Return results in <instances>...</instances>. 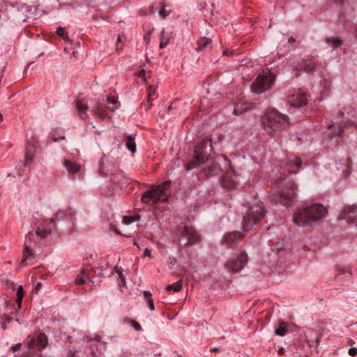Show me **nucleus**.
<instances>
[{
  "label": "nucleus",
  "mask_w": 357,
  "mask_h": 357,
  "mask_svg": "<svg viewBox=\"0 0 357 357\" xmlns=\"http://www.w3.org/2000/svg\"><path fill=\"white\" fill-rule=\"evenodd\" d=\"M211 149V142L207 139L202 140L195 147L194 156L189 163L185 166V171L201 168L207 178L218 175L222 172V165L225 168L229 167V161L222 156L215 160L209 157Z\"/></svg>",
  "instance_id": "obj_1"
},
{
  "label": "nucleus",
  "mask_w": 357,
  "mask_h": 357,
  "mask_svg": "<svg viewBox=\"0 0 357 357\" xmlns=\"http://www.w3.org/2000/svg\"><path fill=\"white\" fill-rule=\"evenodd\" d=\"M327 210L322 204H312L298 207L294 213L293 221L300 227L310 225L312 222L322 220L327 214Z\"/></svg>",
  "instance_id": "obj_2"
},
{
  "label": "nucleus",
  "mask_w": 357,
  "mask_h": 357,
  "mask_svg": "<svg viewBox=\"0 0 357 357\" xmlns=\"http://www.w3.org/2000/svg\"><path fill=\"white\" fill-rule=\"evenodd\" d=\"M261 123L264 130L272 135L285 128L289 125V118L275 109H271L261 117Z\"/></svg>",
  "instance_id": "obj_3"
},
{
  "label": "nucleus",
  "mask_w": 357,
  "mask_h": 357,
  "mask_svg": "<svg viewBox=\"0 0 357 357\" xmlns=\"http://www.w3.org/2000/svg\"><path fill=\"white\" fill-rule=\"evenodd\" d=\"M266 210L263 202H257L250 206L243 216L242 227L244 231H249L255 225L265 216Z\"/></svg>",
  "instance_id": "obj_4"
},
{
  "label": "nucleus",
  "mask_w": 357,
  "mask_h": 357,
  "mask_svg": "<svg viewBox=\"0 0 357 357\" xmlns=\"http://www.w3.org/2000/svg\"><path fill=\"white\" fill-rule=\"evenodd\" d=\"M170 181H166L158 185H152L151 188L143 194L142 202L148 204H154L157 202H167L169 199L167 189Z\"/></svg>",
  "instance_id": "obj_5"
},
{
  "label": "nucleus",
  "mask_w": 357,
  "mask_h": 357,
  "mask_svg": "<svg viewBox=\"0 0 357 357\" xmlns=\"http://www.w3.org/2000/svg\"><path fill=\"white\" fill-rule=\"evenodd\" d=\"M296 185L289 181L285 185L280 193H274L271 196V201L276 204H280L285 206H289L296 198Z\"/></svg>",
  "instance_id": "obj_6"
},
{
  "label": "nucleus",
  "mask_w": 357,
  "mask_h": 357,
  "mask_svg": "<svg viewBox=\"0 0 357 357\" xmlns=\"http://www.w3.org/2000/svg\"><path fill=\"white\" fill-rule=\"evenodd\" d=\"M275 78V75L271 73L259 75L251 86L252 91L257 94L264 92L272 86Z\"/></svg>",
  "instance_id": "obj_7"
},
{
  "label": "nucleus",
  "mask_w": 357,
  "mask_h": 357,
  "mask_svg": "<svg viewBox=\"0 0 357 357\" xmlns=\"http://www.w3.org/2000/svg\"><path fill=\"white\" fill-rule=\"evenodd\" d=\"M25 344L30 354L41 351L47 344V335L43 333L29 335Z\"/></svg>",
  "instance_id": "obj_8"
},
{
  "label": "nucleus",
  "mask_w": 357,
  "mask_h": 357,
  "mask_svg": "<svg viewBox=\"0 0 357 357\" xmlns=\"http://www.w3.org/2000/svg\"><path fill=\"white\" fill-rule=\"evenodd\" d=\"M178 230L181 236L180 242L182 241V238L186 240L184 242L185 245H192L200 241V236L193 227L185 225H181L178 226Z\"/></svg>",
  "instance_id": "obj_9"
},
{
  "label": "nucleus",
  "mask_w": 357,
  "mask_h": 357,
  "mask_svg": "<svg viewBox=\"0 0 357 357\" xmlns=\"http://www.w3.org/2000/svg\"><path fill=\"white\" fill-rule=\"evenodd\" d=\"M248 262V256L243 252L236 257L231 259L226 264L225 267L229 272L238 273L245 266Z\"/></svg>",
  "instance_id": "obj_10"
},
{
  "label": "nucleus",
  "mask_w": 357,
  "mask_h": 357,
  "mask_svg": "<svg viewBox=\"0 0 357 357\" xmlns=\"http://www.w3.org/2000/svg\"><path fill=\"white\" fill-rule=\"evenodd\" d=\"M344 220L347 222H357V206L356 205L344 206L337 217V220Z\"/></svg>",
  "instance_id": "obj_11"
},
{
  "label": "nucleus",
  "mask_w": 357,
  "mask_h": 357,
  "mask_svg": "<svg viewBox=\"0 0 357 357\" xmlns=\"http://www.w3.org/2000/svg\"><path fill=\"white\" fill-rule=\"evenodd\" d=\"M63 220H68L70 222L71 227L74 228L76 220V218L75 217V212L70 208L68 210L59 211L55 215V218L51 219L50 222L54 225L56 222H60Z\"/></svg>",
  "instance_id": "obj_12"
},
{
  "label": "nucleus",
  "mask_w": 357,
  "mask_h": 357,
  "mask_svg": "<svg viewBox=\"0 0 357 357\" xmlns=\"http://www.w3.org/2000/svg\"><path fill=\"white\" fill-rule=\"evenodd\" d=\"M287 101L291 106L301 107L307 104V100L304 93L298 92L296 94L289 95Z\"/></svg>",
  "instance_id": "obj_13"
},
{
  "label": "nucleus",
  "mask_w": 357,
  "mask_h": 357,
  "mask_svg": "<svg viewBox=\"0 0 357 357\" xmlns=\"http://www.w3.org/2000/svg\"><path fill=\"white\" fill-rule=\"evenodd\" d=\"M244 235L239 231H234L226 234L224 237V242L229 245H236L238 241H241Z\"/></svg>",
  "instance_id": "obj_14"
},
{
  "label": "nucleus",
  "mask_w": 357,
  "mask_h": 357,
  "mask_svg": "<svg viewBox=\"0 0 357 357\" xmlns=\"http://www.w3.org/2000/svg\"><path fill=\"white\" fill-rule=\"evenodd\" d=\"M301 166V160L299 158L294 157L289 159V163L286 165L285 169L291 174L296 173Z\"/></svg>",
  "instance_id": "obj_15"
},
{
  "label": "nucleus",
  "mask_w": 357,
  "mask_h": 357,
  "mask_svg": "<svg viewBox=\"0 0 357 357\" xmlns=\"http://www.w3.org/2000/svg\"><path fill=\"white\" fill-rule=\"evenodd\" d=\"M90 270L87 268H83L80 272L79 276L75 280V284L76 285L84 284L86 282V280L89 278Z\"/></svg>",
  "instance_id": "obj_16"
},
{
  "label": "nucleus",
  "mask_w": 357,
  "mask_h": 357,
  "mask_svg": "<svg viewBox=\"0 0 357 357\" xmlns=\"http://www.w3.org/2000/svg\"><path fill=\"white\" fill-rule=\"evenodd\" d=\"M63 166L66 167V170L70 174H76L78 173L81 169L80 165L71 162L70 160H66L63 162Z\"/></svg>",
  "instance_id": "obj_17"
},
{
  "label": "nucleus",
  "mask_w": 357,
  "mask_h": 357,
  "mask_svg": "<svg viewBox=\"0 0 357 357\" xmlns=\"http://www.w3.org/2000/svg\"><path fill=\"white\" fill-rule=\"evenodd\" d=\"M211 44V40L208 38H202L197 41V47L196 50L197 52L202 51L208 47H210Z\"/></svg>",
  "instance_id": "obj_18"
},
{
  "label": "nucleus",
  "mask_w": 357,
  "mask_h": 357,
  "mask_svg": "<svg viewBox=\"0 0 357 357\" xmlns=\"http://www.w3.org/2000/svg\"><path fill=\"white\" fill-rule=\"evenodd\" d=\"M288 324L281 321L279 323L278 328L275 330V333L278 336H284L287 332Z\"/></svg>",
  "instance_id": "obj_19"
},
{
  "label": "nucleus",
  "mask_w": 357,
  "mask_h": 357,
  "mask_svg": "<svg viewBox=\"0 0 357 357\" xmlns=\"http://www.w3.org/2000/svg\"><path fill=\"white\" fill-rule=\"evenodd\" d=\"M170 36V33L165 32L164 30L162 31L160 42V49H163L167 46L169 42Z\"/></svg>",
  "instance_id": "obj_20"
},
{
  "label": "nucleus",
  "mask_w": 357,
  "mask_h": 357,
  "mask_svg": "<svg viewBox=\"0 0 357 357\" xmlns=\"http://www.w3.org/2000/svg\"><path fill=\"white\" fill-rule=\"evenodd\" d=\"M77 108L79 113L82 115L87 116L86 111L89 109L87 104L84 103V100H78L76 101Z\"/></svg>",
  "instance_id": "obj_21"
},
{
  "label": "nucleus",
  "mask_w": 357,
  "mask_h": 357,
  "mask_svg": "<svg viewBox=\"0 0 357 357\" xmlns=\"http://www.w3.org/2000/svg\"><path fill=\"white\" fill-rule=\"evenodd\" d=\"M27 238H28V236L26 237V240H25V243H24L25 248H24V250L23 252V258L21 261L22 264L24 263L25 261L27 259V258L33 255V252H32L31 250L30 249L31 244H28ZM29 238H30V237H29Z\"/></svg>",
  "instance_id": "obj_22"
},
{
  "label": "nucleus",
  "mask_w": 357,
  "mask_h": 357,
  "mask_svg": "<svg viewBox=\"0 0 357 357\" xmlns=\"http://www.w3.org/2000/svg\"><path fill=\"white\" fill-rule=\"evenodd\" d=\"M143 296H144V298L148 303V305H149V307L150 310H154L155 307H154L153 300L152 298L151 293L150 291H143Z\"/></svg>",
  "instance_id": "obj_23"
},
{
  "label": "nucleus",
  "mask_w": 357,
  "mask_h": 357,
  "mask_svg": "<svg viewBox=\"0 0 357 357\" xmlns=\"http://www.w3.org/2000/svg\"><path fill=\"white\" fill-rule=\"evenodd\" d=\"M182 289V283L180 281L169 284L166 287L167 291H173L174 292H178Z\"/></svg>",
  "instance_id": "obj_24"
},
{
  "label": "nucleus",
  "mask_w": 357,
  "mask_h": 357,
  "mask_svg": "<svg viewBox=\"0 0 357 357\" xmlns=\"http://www.w3.org/2000/svg\"><path fill=\"white\" fill-rule=\"evenodd\" d=\"M326 43L331 44L333 48L340 46L342 44V40L337 38H327L326 39Z\"/></svg>",
  "instance_id": "obj_25"
},
{
  "label": "nucleus",
  "mask_w": 357,
  "mask_h": 357,
  "mask_svg": "<svg viewBox=\"0 0 357 357\" xmlns=\"http://www.w3.org/2000/svg\"><path fill=\"white\" fill-rule=\"evenodd\" d=\"M140 216L139 215L124 216L123 218V222L125 225H130L132 222H137L139 220Z\"/></svg>",
  "instance_id": "obj_26"
},
{
  "label": "nucleus",
  "mask_w": 357,
  "mask_h": 357,
  "mask_svg": "<svg viewBox=\"0 0 357 357\" xmlns=\"http://www.w3.org/2000/svg\"><path fill=\"white\" fill-rule=\"evenodd\" d=\"M167 6L165 4L161 5L160 9L159 10V15L162 18H165L171 13V10L170 9H167Z\"/></svg>",
  "instance_id": "obj_27"
},
{
  "label": "nucleus",
  "mask_w": 357,
  "mask_h": 357,
  "mask_svg": "<svg viewBox=\"0 0 357 357\" xmlns=\"http://www.w3.org/2000/svg\"><path fill=\"white\" fill-rule=\"evenodd\" d=\"M126 146L129 151L132 153H135L136 151V146L134 142V139L131 137H128V140L126 142Z\"/></svg>",
  "instance_id": "obj_28"
},
{
  "label": "nucleus",
  "mask_w": 357,
  "mask_h": 357,
  "mask_svg": "<svg viewBox=\"0 0 357 357\" xmlns=\"http://www.w3.org/2000/svg\"><path fill=\"white\" fill-rule=\"evenodd\" d=\"M56 34L61 37L63 40L66 41H68L70 40L68 33L65 31L64 28L59 26L58 27L56 30Z\"/></svg>",
  "instance_id": "obj_29"
},
{
  "label": "nucleus",
  "mask_w": 357,
  "mask_h": 357,
  "mask_svg": "<svg viewBox=\"0 0 357 357\" xmlns=\"http://www.w3.org/2000/svg\"><path fill=\"white\" fill-rule=\"evenodd\" d=\"M36 233L38 236H40L41 238H46L48 235L51 234V231L50 229H47L42 230L41 229L38 228L36 229Z\"/></svg>",
  "instance_id": "obj_30"
},
{
  "label": "nucleus",
  "mask_w": 357,
  "mask_h": 357,
  "mask_svg": "<svg viewBox=\"0 0 357 357\" xmlns=\"http://www.w3.org/2000/svg\"><path fill=\"white\" fill-rule=\"evenodd\" d=\"M93 115L100 119H104L106 116V112L103 109L97 108L93 111Z\"/></svg>",
  "instance_id": "obj_31"
},
{
  "label": "nucleus",
  "mask_w": 357,
  "mask_h": 357,
  "mask_svg": "<svg viewBox=\"0 0 357 357\" xmlns=\"http://www.w3.org/2000/svg\"><path fill=\"white\" fill-rule=\"evenodd\" d=\"M304 69L307 72L313 71L315 69V65L311 61H304Z\"/></svg>",
  "instance_id": "obj_32"
},
{
  "label": "nucleus",
  "mask_w": 357,
  "mask_h": 357,
  "mask_svg": "<svg viewBox=\"0 0 357 357\" xmlns=\"http://www.w3.org/2000/svg\"><path fill=\"white\" fill-rule=\"evenodd\" d=\"M115 271L118 273L119 279L121 280V283L119 284L120 287L125 286L126 284V280L123 277V273L121 270L118 269L116 267H115Z\"/></svg>",
  "instance_id": "obj_33"
},
{
  "label": "nucleus",
  "mask_w": 357,
  "mask_h": 357,
  "mask_svg": "<svg viewBox=\"0 0 357 357\" xmlns=\"http://www.w3.org/2000/svg\"><path fill=\"white\" fill-rule=\"evenodd\" d=\"M155 93V89L151 86H149L147 89V100L151 101V97Z\"/></svg>",
  "instance_id": "obj_34"
},
{
  "label": "nucleus",
  "mask_w": 357,
  "mask_h": 357,
  "mask_svg": "<svg viewBox=\"0 0 357 357\" xmlns=\"http://www.w3.org/2000/svg\"><path fill=\"white\" fill-rule=\"evenodd\" d=\"M33 160V155L26 153L25 164L27 165L29 163L32 162Z\"/></svg>",
  "instance_id": "obj_35"
},
{
  "label": "nucleus",
  "mask_w": 357,
  "mask_h": 357,
  "mask_svg": "<svg viewBox=\"0 0 357 357\" xmlns=\"http://www.w3.org/2000/svg\"><path fill=\"white\" fill-rule=\"evenodd\" d=\"M131 325L136 331H139L141 329V326L135 320L131 321Z\"/></svg>",
  "instance_id": "obj_36"
},
{
  "label": "nucleus",
  "mask_w": 357,
  "mask_h": 357,
  "mask_svg": "<svg viewBox=\"0 0 357 357\" xmlns=\"http://www.w3.org/2000/svg\"><path fill=\"white\" fill-rule=\"evenodd\" d=\"M348 354L351 356H356L357 354V348L356 347H351L349 351H348Z\"/></svg>",
  "instance_id": "obj_37"
},
{
  "label": "nucleus",
  "mask_w": 357,
  "mask_h": 357,
  "mask_svg": "<svg viewBox=\"0 0 357 357\" xmlns=\"http://www.w3.org/2000/svg\"><path fill=\"white\" fill-rule=\"evenodd\" d=\"M17 296L24 297V291L22 285L19 286L17 288Z\"/></svg>",
  "instance_id": "obj_38"
},
{
  "label": "nucleus",
  "mask_w": 357,
  "mask_h": 357,
  "mask_svg": "<svg viewBox=\"0 0 357 357\" xmlns=\"http://www.w3.org/2000/svg\"><path fill=\"white\" fill-rule=\"evenodd\" d=\"M143 257H149V258H151V250L146 248L143 253Z\"/></svg>",
  "instance_id": "obj_39"
},
{
  "label": "nucleus",
  "mask_w": 357,
  "mask_h": 357,
  "mask_svg": "<svg viewBox=\"0 0 357 357\" xmlns=\"http://www.w3.org/2000/svg\"><path fill=\"white\" fill-rule=\"evenodd\" d=\"M21 347H22V344L17 343L12 347V350L13 351H16L19 350Z\"/></svg>",
  "instance_id": "obj_40"
},
{
  "label": "nucleus",
  "mask_w": 357,
  "mask_h": 357,
  "mask_svg": "<svg viewBox=\"0 0 357 357\" xmlns=\"http://www.w3.org/2000/svg\"><path fill=\"white\" fill-rule=\"evenodd\" d=\"M23 297L17 296V303L19 308L21 307Z\"/></svg>",
  "instance_id": "obj_41"
},
{
  "label": "nucleus",
  "mask_w": 357,
  "mask_h": 357,
  "mask_svg": "<svg viewBox=\"0 0 357 357\" xmlns=\"http://www.w3.org/2000/svg\"><path fill=\"white\" fill-rule=\"evenodd\" d=\"M3 318H5L6 322L8 323V324L10 323L12 321V320H13V318L9 317V316H8L7 314H4L3 316Z\"/></svg>",
  "instance_id": "obj_42"
},
{
  "label": "nucleus",
  "mask_w": 357,
  "mask_h": 357,
  "mask_svg": "<svg viewBox=\"0 0 357 357\" xmlns=\"http://www.w3.org/2000/svg\"><path fill=\"white\" fill-rule=\"evenodd\" d=\"M107 102L109 103H112V104H114L116 102V100L114 98H112V97H108L107 98Z\"/></svg>",
  "instance_id": "obj_43"
},
{
  "label": "nucleus",
  "mask_w": 357,
  "mask_h": 357,
  "mask_svg": "<svg viewBox=\"0 0 357 357\" xmlns=\"http://www.w3.org/2000/svg\"><path fill=\"white\" fill-rule=\"evenodd\" d=\"M65 139V137L64 136H61L58 138L56 137H53V141L54 142H57L59 139Z\"/></svg>",
  "instance_id": "obj_44"
},
{
  "label": "nucleus",
  "mask_w": 357,
  "mask_h": 357,
  "mask_svg": "<svg viewBox=\"0 0 357 357\" xmlns=\"http://www.w3.org/2000/svg\"><path fill=\"white\" fill-rule=\"evenodd\" d=\"M234 113L235 114H236V115H237V114H241V111H239L238 108V107H236V108H235V109H234Z\"/></svg>",
  "instance_id": "obj_45"
},
{
  "label": "nucleus",
  "mask_w": 357,
  "mask_h": 357,
  "mask_svg": "<svg viewBox=\"0 0 357 357\" xmlns=\"http://www.w3.org/2000/svg\"><path fill=\"white\" fill-rule=\"evenodd\" d=\"M7 324L8 323H6V321L1 324V327L3 330H6L7 328Z\"/></svg>",
  "instance_id": "obj_46"
},
{
  "label": "nucleus",
  "mask_w": 357,
  "mask_h": 357,
  "mask_svg": "<svg viewBox=\"0 0 357 357\" xmlns=\"http://www.w3.org/2000/svg\"><path fill=\"white\" fill-rule=\"evenodd\" d=\"M231 53H232V52H229L228 50H225L223 52V55L228 56V55L231 54Z\"/></svg>",
  "instance_id": "obj_47"
},
{
  "label": "nucleus",
  "mask_w": 357,
  "mask_h": 357,
  "mask_svg": "<svg viewBox=\"0 0 357 357\" xmlns=\"http://www.w3.org/2000/svg\"><path fill=\"white\" fill-rule=\"evenodd\" d=\"M342 132H343V130H342V128H339L338 131L337 132L336 135H340L342 133Z\"/></svg>",
  "instance_id": "obj_48"
},
{
  "label": "nucleus",
  "mask_w": 357,
  "mask_h": 357,
  "mask_svg": "<svg viewBox=\"0 0 357 357\" xmlns=\"http://www.w3.org/2000/svg\"><path fill=\"white\" fill-rule=\"evenodd\" d=\"M348 344H349V345L352 346L353 344H354V340H353L350 339V340H349V341H348Z\"/></svg>",
  "instance_id": "obj_49"
},
{
  "label": "nucleus",
  "mask_w": 357,
  "mask_h": 357,
  "mask_svg": "<svg viewBox=\"0 0 357 357\" xmlns=\"http://www.w3.org/2000/svg\"><path fill=\"white\" fill-rule=\"evenodd\" d=\"M145 75V70H142L140 71V73H139V76H144Z\"/></svg>",
  "instance_id": "obj_50"
},
{
  "label": "nucleus",
  "mask_w": 357,
  "mask_h": 357,
  "mask_svg": "<svg viewBox=\"0 0 357 357\" xmlns=\"http://www.w3.org/2000/svg\"><path fill=\"white\" fill-rule=\"evenodd\" d=\"M149 33L146 34L145 36H144V40L147 41V43L149 42Z\"/></svg>",
  "instance_id": "obj_51"
},
{
  "label": "nucleus",
  "mask_w": 357,
  "mask_h": 357,
  "mask_svg": "<svg viewBox=\"0 0 357 357\" xmlns=\"http://www.w3.org/2000/svg\"><path fill=\"white\" fill-rule=\"evenodd\" d=\"M117 42L118 43H121V35L118 36Z\"/></svg>",
  "instance_id": "obj_52"
},
{
  "label": "nucleus",
  "mask_w": 357,
  "mask_h": 357,
  "mask_svg": "<svg viewBox=\"0 0 357 357\" xmlns=\"http://www.w3.org/2000/svg\"><path fill=\"white\" fill-rule=\"evenodd\" d=\"M295 41V39L293 38V37H291L289 39V43H294Z\"/></svg>",
  "instance_id": "obj_53"
},
{
  "label": "nucleus",
  "mask_w": 357,
  "mask_h": 357,
  "mask_svg": "<svg viewBox=\"0 0 357 357\" xmlns=\"http://www.w3.org/2000/svg\"><path fill=\"white\" fill-rule=\"evenodd\" d=\"M40 287H41L40 283H38V284H37V285H36V290L39 289V288H40Z\"/></svg>",
  "instance_id": "obj_54"
},
{
  "label": "nucleus",
  "mask_w": 357,
  "mask_h": 357,
  "mask_svg": "<svg viewBox=\"0 0 357 357\" xmlns=\"http://www.w3.org/2000/svg\"><path fill=\"white\" fill-rule=\"evenodd\" d=\"M121 50V47H116V51L118 53H119V52Z\"/></svg>",
  "instance_id": "obj_55"
},
{
  "label": "nucleus",
  "mask_w": 357,
  "mask_h": 357,
  "mask_svg": "<svg viewBox=\"0 0 357 357\" xmlns=\"http://www.w3.org/2000/svg\"><path fill=\"white\" fill-rule=\"evenodd\" d=\"M3 119L2 114H0V120L1 121Z\"/></svg>",
  "instance_id": "obj_56"
},
{
  "label": "nucleus",
  "mask_w": 357,
  "mask_h": 357,
  "mask_svg": "<svg viewBox=\"0 0 357 357\" xmlns=\"http://www.w3.org/2000/svg\"><path fill=\"white\" fill-rule=\"evenodd\" d=\"M139 14L140 15H145V13L144 12H139Z\"/></svg>",
  "instance_id": "obj_57"
},
{
  "label": "nucleus",
  "mask_w": 357,
  "mask_h": 357,
  "mask_svg": "<svg viewBox=\"0 0 357 357\" xmlns=\"http://www.w3.org/2000/svg\"><path fill=\"white\" fill-rule=\"evenodd\" d=\"M216 350H217V349H215V348L212 349V351H216Z\"/></svg>",
  "instance_id": "obj_58"
}]
</instances>
